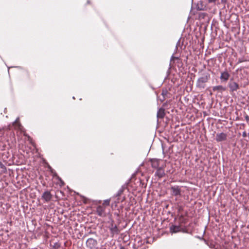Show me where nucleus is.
<instances>
[{
  "label": "nucleus",
  "instance_id": "nucleus-1",
  "mask_svg": "<svg viewBox=\"0 0 249 249\" xmlns=\"http://www.w3.org/2000/svg\"><path fill=\"white\" fill-rule=\"evenodd\" d=\"M210 79V74L208 72L203 73L201 77L198 78L196 86L199 89H204L206 87V83Z\"/></svg>",
  "mask_w": 249,
  "mask_h": 249
},
{
  "label": "nucleus",
  "instance_id": "nucleus-2",
  "mask_svg": "<svg viewBox=\"0 0 249 249\" xmlns=\"http://www.w3.org/2000/svg\"><path fill=\"white\" fill-rule=\"evenodd\" d=\"M165 166V164L162 165L160 166V168L157 169V170L155 173V176L159 178H160L164 176H165L164 167Z\"/></svg>",
  "mask_w": 249,
  "mask_h": 249
},
{
  "label": "nucleus",
  "instance_id": "nucleus-3",
  "mask_svg": "<svg viewBox=\"0 0 249 249\" xmlns=\"http://www.w3.org/2000/svg\"><path fill=\"white\" fill-rule=\"evenodd\" d=\"M96 213L98 215L101 217H105L106 213V207L103 205H99L96 208Z\"/></svg>",
  "mask_w": 249,
  "mask_h": 249
},
{
  "label": "nucleus",
  "instance_id": "nucleus-4",
  "mask_svg": "<svg viewBox=\"0 0 249 249\" xmlns=\"http://www.w3.org/2000/svg\"><path fill=\"white\" fill-rule=\"evenodd\" d=\"M171 195L173 196H181L180 187L175 185L171 187Z\"/></svg>",
  "mask_w": 249,
  "mask_h": 249
},
{
  "label": "nucleus",
  "instance_id": "nucleus-5",
  "mask_svg": "<svg viewBox=\"0 0 249 249\" xmlns=\"http://www.w3.org/2000/svg\"><path fill=\"white\" fill-rule=\"evenodd\" d=\"M86 245L88 248L90 249H92L96 247L97 242L95 239L90 238L87 240Z\"/></svg>",
  "mask_w": 249,
  "mask_h": 249
},
{
  "label": "nucleus",
  "instance_id": "nucleus-6",
  "mask_svg": "<svg viewBox=\"0 0 249 249\" xmlns=\"http://www.w3.org/2000/svg\"><path fill=\"white\" fill-rule=\"evenodd\" d=\"M228 86L231 92L236 91L239 89V85L234 81H231L228 84Z\"/></svg>",
  "mask_w": 249,
  "mask_h": 249
},
{
  "label": "nucleus",
  "instance_id": "nucleus-7",
  "mask_svg": "<svg viewBox=\"0 0 249 249\" xmlns=\"http://www.w3.org/2000/svg\"><path fill=\"white\" fill-rule=\"evenodd\" d=\"M150 161L152 168L157 169L160 167V162L161 161V160L158 159H152L150 160Z\"/></svg>",
  "mask_w": 249,
  "mask_h": 249
},
{
  "label": "nucleus",
  "instance_id": "nucleus-8",
  "mask_svg": "<svg viewBox=\"0 0 249 249\" xmlns=\"http://www.w3.org/2000/svg\"><path fill=\"white\" fill-rule=\"evenodd\" d=\"M227 138V135L224 133H217L216 135L215 140L217 142H220L226 141Z\"/></svg>",
  "mask_w": 249,
  "mask_h": 249
},
{
  "label": "nucleus",
  "instance_id": "nucleus-9",
  "mask_svg": "<svg viewBox=\"0 0 249 249\" xmlns=\"http://www.w3.org/2000/svg\"><path fill=\"white\" fill-rule=\"evenodd\" d=\"M52 198V195L49 191H45L42 195V198L46 202L50 201Z\"/></svg>",
  "mask_w": 249,
  "mask_h": 249
},
{
  "label": "nucleus",
  "instance_id": "nucleus-10",
  "mask_svg": "<svg viewBox=\"0 0 249 249\" xmlns=\"http://www.w3.org/2000/svg\"><path fill=\"white\" fill-rule=\"evenodd\" d=\"M229 77L230 74L226 71L221 72L220 78L221 81L226 82L229 79Z\"/></svg>",
  "mask_w": 249,
  "mask_h": 249
},
{
  "label": "nucleus",
  "instance_id": "nucleus-11",
  "mask_svg": "<svg viewBox=\"0 0 249 249\" xmlns=\"http://www.w3.org/2000/svg\"><path fill=\"white\" fill-rule=\"evenodd\" d=\"M181 227L179 226L172 225L170 227V231L171 233H176L181 231Z\"/></svg>",
  "mask_w": 249,
  "mask_h": 249
},
{
  "label": "nucleus",
  "instance_id": "nucleus-12",
  "mask_svg": "<svg viewBox=\"0 0 249 249\" xmlns=\"http://www.w3.org/2000/svg\"><path fill=\"white\" fill-rule=\"evenodd\" d=\"M111 233L113 236L114 234H118L119 233L118 228L116 225H111V226L109 228Z\"/></svg>",
  "mask_w": 249,
  "mask_h": 249
},
{
  "label": "nucleus",
  "instance_id": "nucleus-13",
  "mask_svg": "<svg viewBox=\"0 0 249 249\" xmlns=\"http://www.w3.org/2000/svg\"><path fill=\"white\" fill-rule=\"evenodd\" d=\"M165 116V110L163 108H160L157 114V117L158 118L162 119L164 118Z\"/></svg>",
  "mask_w": 249,
  "mask_h": 249
},
{
  "label": "nucleus",
  "instance_id": "nucleus-14",
  "mask_svg": "<svg viewBox=\"0 0 249 249\" xmlns=\"http://www.w3.org/2000/svg\"><path fill=\"white\" fill-rule=\"evenodd\" d=\"M213 90L214 91L218 90L222 92V91H225L226 90V88L223 87L222 86L219 85L213 87Z\"/></svg>",
  "mask_w": 249,
  "mask_h": 249
},
{
  "label": "nucleus",
  "instance_id": "nucleus-15",
  "mask_svg": "<svg viewBox=\"0 0 249 249\" xmlns=\"http://www.w3.org/2000/svg\"><path fill=\"white\" fill-rule=\"evenodd\" d=\"M110 201V199H106L104 201L103 204L102 205L106 206H107L109 205Z\"/></svg>",
  "mask_w": 249,
  "mask_h": 249
},
{
  "label": "nucleus",
  "instance_id": "nucleus-16",
  "mask_svg": "<svg viewBox=\"0 0 249 249\" xmlns=\"http://www.w3.org/2000/svg\"><path fill=\"white\" fill-rule=\"evenodd\" d=\"M123 189H120V190H119L118 191V192H117V194H116V196H120L121 195V194L123 193Z\"/></svg>",
  "mask_w": 249,
  "mask_h": 249
},
{
  "label": "nucleus",
  "instance_id": "nucleus-17",
  "mask_svg": "<svg viewBox=\"0 0 249 249\" xmlns=\"http://www.w3.org/2000/svg\"><path fill=\"white\" fill-rule=\"evenodd\" d=\"M245 119L247 121V122L249 124V116L248 115H246L245 116Z\"/></svg>",
  "mask_w": 249,
  "mask_h": 249
},
{
  "label": "nucleus",
  "instance_id": "nucleus-18",
  "mask_svg": "<svg viewBox=\"0 0 249 249\" xmlns=\"http://www.w3.org/2000/svg\"><path fill=\"white\" fill-rule=\"evenodd\" d=\"M247 136V134L246 131H244L242 133V136L243 137H246Z\"/></svg>",
  "mask_w": 249,
  "mask_h": 249
},
{
  "label": "nucleus",
  "instance_id": "nucleus-19",
  "mask_svg": "<svg viewBox=\"0 0 249 249\" xmlns=\"http://www.w3.org/2000/svg\"><path fill=\"white\" fill-rule=\"evenodd\" d=\"M209 3H215L216 0H208Z\"/></svg>",
  "mask_w": 249,
  "mask_h": 249
},
{
  "label": "nucleus",
  "instance_id": "nucleus-20",
  "mask_svg": "<svg viewBox=\"0 0 249 249\" xmlns=\"http://www.w3.org/2000/svg\"><path fill=\"white\" fill-rule=\"evenodd\" d=\"M120 249H125L124 248V247H123V246H121V247H120Z\"/></svg>",
  "mask_w": 249,
  "mask_h": 249
},
{
  "label": "nucleus",
  "instance_id": "nucleus-21",
  "mask_svg": "<svg viewBox=\"0 0 249 249\" xmlns=\"http://www.w3.org/2000/svg\"><path fill=\"white\" fill-rule=\"evenodd\" d=\"M18 119L16 120V122H18Z\"/></svg>",
  "mask_w": 249,
  "mask_h": 249
}]
</instances>
